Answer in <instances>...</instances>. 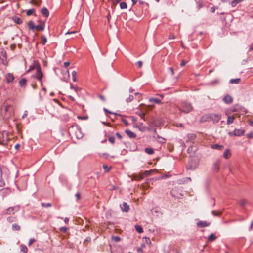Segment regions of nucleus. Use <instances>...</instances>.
Here are the masks:
<instances>
[{"label":"nucleus","instance_id":"1","mask_svg":"<svg viewBox=\"0 0 253 253\" xmlns=\"http://www.w3.org/2000/svg\"><path fill=\"white\" fill-rule=\"evenodd\" d=\"M32 77L34 78L37 79L40 82L42 86L43 85L42 79L43 77V74L42 72L40 65H37L36 73L34 74H33Z\"/></svg>","mask_w":253,"mask_h":253},{"label":"nucleus","instance_id":"2","mask_svg":"<svg viewBox=\"0 0 253 253\" xmlns=\"http://www.w3.org/2000/svg\"><path fill=\"white\" fill-rule=\"evenodd\" d=\"M20 207L18 205L10 207L3 211L2 214L3 215H12L18 211Z\"/></svg>","mask_w":253,"mask_h":253},{"label":"nucleus","instance_id":"3","mask_svg":"<svg viewBox=\"0 0 253 253\" xmlns=\"http://www.w3.org/2000/svg\"><path fill=\"white\" fill-rule=\"evenodd\" d=\"M192 109V106L190 103L184 102L182 103L179 110L185 113H188L191 111Z\"/></svg>","mask_w":253,"mask_h":253},{"label":"nucleus","instance_id":"4","mask_svg":"<svg viewBox=\"0 0 253 253\" xmlns=\"http://www.w3.org/2000/svg\"><path fill=\"white\" fill-rule=\"evenodd\" d=\"M211 121H212L213 123H218L221 119V115L219 114L210 113Z\"/></svg>","mask_w":253,"mask_h":253},{"label":"nucleus","instance_id":"5","mask_svg":"<svg viewBox=\"0 0 253 253\" xmlns=\"http://www.w3.org/2000/svg\"><path fill=\"white\" fill-rule=\"evenodd\" d=\"M244 133V130L241 129H235L233 132H229V135L230 136H240Z\"/></svg>","mask_w":253,"mask_h":253},{"label":"nucleus","instance_id":"6","mask_svg":"<svg viewBox=\"0 0 253 253\" xmlns=\"http://www.w3.org/2000/svg\"><path fill=\"white\" fill-rule=\"evenodd\" d=\"M120 206L123 212H128L130 210L129 205L125 202H124Z\"/></svg>","mask_w":253,"mask_h":253},{"label":"nucleus","instance_id":"7","mask_svg":"<svg viewBox=\"0 0 253 253\" xmlns=\"http://www.w3.org/2000/svg\"><path fill=\"white\" fill-rule=\"evenodd\" d=\"M211 224L210 222L206 221H199L197 222L196 225L198 228H203L209 226Z\"/></svg>","mask_w":253,"mask_h":253},{"label":"nucleus","instance_id":"8","mask_svg":"<svg viewBox=\"0 0 253 253\" xmlns=\"http://www.w3.org/2000/svg\"><path fill=\"white\" fill-rule=\"evenodd\" d=\"M211 116L210 113L206 114L203 116H202L200 119V122L202 123L206 122H210L211 121Z\"/></svg>","mask_w":253,"mask_h":253},{"label":"nucleus","instance_id":"9","mask_svg":"<svg viewBox=\"0 0 253 253\" xmlns=\"http://www.w3.org/2000/svg\"><path fill=\"white\" fill-rule=\"evenodd\" d=\"M135 126L141 131H145L147 130H149V128L147 126H143L142 123H137Z\"/></svg>","mask_w":253,"mask_h":253},{"label":"nucleus","instance_id":"10","mask_svg":"<svg viewBox=\"0 0 253 253\" xmlns=\"http://www.w3.org/2000/svg\"><path fill=\"white\" fill-rule=\"evenodd\" d=\"M167 253H181L180 249L176 246H172Z\"/></svg>","mask_w":253,"mask_h":253},{"label":"nucleus","instance_id":"11","mask_svg":"<svg viewBox=\"0 0 253 253\" xmlns=\"http://www.w3.org/2000/svg\"><path fill=\"white\" fill-rule=\"evenodd\" d=\"M223 100L227 104H230L233 101V98L232 97L229 95H226L224 96V97L223 99Z\"/></svg>","mask_w":253,"mask_h":253},{"label":"nucleus","instance_id":"12","mask_svg":"<svg viewBox=\"0 0 253 253\" xmlns=\"http://www.w3.org/2000/svg\"><path fill=\"white\" fill-rule=\"evenodd\" d=\"M153 170H145L140 176V178L142 179L144 177L148 176L151 175L153 172Z\"/></svg>","mask_w":253,"mask_h":253},{"label":"nucleus","instance_id":"13","mask_svg":"<svg viewBox=\"0 0 253 253\" xmlns=\"http://www.w3.org/2000/svg\"><path fill=\"white\" fill-rule=\"evenodd\" d=\"M4 134H5V136L3 137V139L1 140V144L2 145L6 144L8 143V141H9V138L8 137V134H7V133L6 132H4L2 134V135H4Z\"/></svg>","mask_w":253,"mask_h":253},{"label":"nucleus","instance_id":"14","mask_svg":"<svg viewBox=\"0 0 253 253\" xmlns=\"http://www.w3.org/2000/svg\"><path fill=\"white\" fill-rule=\"evenodd\" d=\"M125 133L127 135V136L131 138H135L136 137V135L135 133L130 131V130L126 129L125 130Z\"/></svg>","mask_w":253,"mask_h":253},{"label":"nucleus","instance_id":"15","mask_svg":"<svg viewBox=\"0 0 253 253\" xmlns=\"http://www.w3.org/2000/svg\"><path fill=\"white\" fill-rule=\"evenodd\" d=\"M41 13L42 15L46 17L47 18L49 16V12L47 8L44 7L41 10Z\"/></svg>","mask_w":253,"mask_h":253},{"label":"nucleus","instance_id":"16","mask_svg":"<svg viewBox=\"0 0 253 253\" xmlns=\"http://www.w3.org/2000/svg\"><path fill=\"white\" fill-rule=\"evenodd\" d=\"M6 81L7 83H10L12 82L14 79V77L12 74L11 73H8L6 74Z\"/></svg>","mask_w":253,"mask_h":253},{"label":"nucleus","instance_id":"17","mask_svg":"<svg viewBox=\"0 0 253 253\" xmlns=\"http://www.w3.org/2000/svg\"><path fill=\"white\" fill-rule=\"evenodd\" d=\"M231 153L229 149H226L223 153V157L228 159L231 157Z\"/></svg>","mask_w":253,"mask_h":253},{"label":"nucleus","instance_id":"18","mask_svg":"<svg viewBox=\"0 0 253 253\" xmlns=\"http://www.w3.org/2000/svg\"><path fill=\"white\" fill-rule=\"evenodd\" d=\"M11 229L13 231H18L21 229V226L18 223H13L12 225Z\"/></svg>","mask_w":253,"mask_h":253},{"label":"nucleus","instance_id":"19","mask_svg":"<svg viewBox=\"0 0 253 253\" xmlns=\"http://www.w3.org/2000/svg\"><path fill=\"white\" fill-rule=\"evenodd\" d=\"M12 19L14 21V22H15L17 24H21L23 22V21L20 18L17 17L16 16H13Z\"/></svg>","mask_w":253,"mask_h":253},{"label":"nucleus","instance_id":"20","mask_svg":"<svg viewBox=\"0 0 253 253\" xmlns=\"http://www.w3.org/2000/svg\"><path fill=\"white\" fill-rule=\"evenodd\" d=\"M187 137V139L186 140V142L194 140L196 137V135L194 133L188 134Z\"/></svg>","mask_w":253,"mask_h":253},{"label":"nucleus","instance_id":"21","mask_svg":"<svg viewBox=\"0 0 253 253\" xmlns=\"http://www.w3.org/2000/svg\"><path fill=\"white\" fill-rule=\"evenodd\" d=\"M27 80L25 78H22L19 81V85L21 87H25L26 85Z\"/></svg>","mask_w":253,"mask_h":253},{"label":"nucleus","instance_id":"22","mask_svg":"<svg viewBox=\"0 0 253 253\" xmlns=\"http://www.w3.org/2000/svg\"><path fill=\"white\" fill-rule=\"evenodd\" d=\"M150 102H153L156 104L161 103V100L157 98H150L149 100Z\"/></svg>","mask_w":253,"mask_h":253},{"label":"nucleus","instance_id":"23","mask_svg":"<svg viewBox=\"0 0 253 253\" xmlns=\"http://www.w3.org/2000/svg\"><path fill=\"white\" fill-rule=\"evenodd\" d=\"M17 217L16 216H10L7 218V221L9 223H13L16 221Z\"/></svg>","mask_w":253,"mask_h":253},{"label":"nucleus","instance_id":"24","mask_svg":"<svg viewBox=\"0 0 253 253\" xmlns=\"http://www.w3.org/2000/svg\"><path fill=\"white\" fill-rule=\"evenodd\" d=\"M244 0H233L231 2V5L232 7H235L237 4L244 1Z\"/></svg>","mask_w":253,"mask_h":253},{"label":"nucleus","instance_id":"25","mask_svg":"<svg viewBox=\"0 0 253 253\" xmlns=\"http://www.w3.org/2000/svg\"><path fill=\"white\" fill-rule=\"evenodd\" d=\"M211 147L212 149H218V150H222L224 148L223 146L217 144L212 145L211 146Z\"/></svg>","mask_w":253,"mask_h":253},{"label":"nucleus","instance_id":"26","mask_svg":"<svg viewBox=\"0 0 253 253\" xmlns=\"http://www.w3.org/2000/svg\"><path fill=\"white\" fill-rule=\"evenodd\" d=\"M35 29H37L38 31H43L44 29V24H39L36 26Z\"/></svg>","mask_w":253,"mask_h":253},{"label":"nucleus","instance_id":"27","mask_svg":"<svg viewBox=\"0 0 253 253\" xmlns=\"http://www.w3.org/2000/svg\"><path fill=\"white\" fill-rule=\"evenodd\" d=\"M28 26L29 28L31 30H33L35 29L36 26L35 25L34 22L32 21H29V22L28 23Z\"/></svg>","mask_w":253,"mask_h":253},{"label":"nucleus","instance_id":"28","mask_svg":"<svg viewBox=\"0 0 253 253\" xmlns=\"http://www.w3.org/2000/svg\"><path fill=\"white\" fill-rule=\"evenodd\" d=\"M241 82V79L240 78H237V79H232L230 80L229 82L231 84H238Z\"/></svg>","mask_w":253,"mask_h":253},{"label":"nucleus","instance_id":"29","mask_svg":"<svg viewBox=\"0 0 253 253\" xmlns=\"http://www.w3.org/2000/svg\"><path fill=\"white\" fill-rule=\"evenodd\" d=\"M214 169L217 172L219 169V162L218 161H216L213 164Z\"/></svg>","mask_w":253,"mask_h":253},{"label":"nucleus","instance_id":"30","mask_svg":"<svg viewBox=\"0 0 253 253\" xmlns=\"http://www.w3.org/2000/svg\"><path fill=\"white\" fill-rule=\"evenodd\" d=\"M20 251L23 253H27L28 251V248L26 246L21 244L20 245Z\"/></svg>","mask_w":253,"mask_h":253},{"label":"nucleus","instance_id":"31","mask_svg":"<svg viewBox=\"0 0 253 253\" xmlns=\"http://www.w3.org/2000/svg\"><path fill=\"white\" fill-rule=\"evenodd\" d=\"M235 118L233 116H229L228 117L227 120V124L230 125L234 122Z\"/></svg>","mask_w":253,"mask_h":253},{"label":"nucleus","instance_id":"32","mask_svg":"<svg viewBox=\"0 0 253 253\" xmlns=\"http://www.w3.org/2000/svg\"><path fill=\"white\" fill-rule=\"evenodd\" d=\"M145 152L149 155H152L154 153V150L152 148L149 147L145 148Z\"/></svg>","mask_w":253,"mask_h":253},{"label":"nucleus","instance_id":"33","mask_svg":"<svg viewBox=\"0 0 253 253\" xmlns=\"http://www.w3.org/2000/svg\"><path fill=\"white\" fill-rule=\"evenodd\" d=\"M135 228L136 230L137 231V232L139 233H141L143 231V228L141 226L136 225L135 226Z\"/></svg>","mask_w":253,"mask_h":253},{"label":"nucleus","instance_id":"34","mask_svg":"<svg viewBox=\"0 0 253 253\" xmlns=\"http://www.w3.org/2000/svg\"><path fill=\"white\" fill-rule=\"evenodd\" d=\"M108 141L111 144H114L115 142V138L114 136L111 135L108 137Z\"/></svg>","mask_w":253,"mask_h":253},{"label":"nucleus","instance_id":"35","mask_svg":"<svg viewBox=\"0 0 253 253\" xmlns=\"http://www.w3.org/2000/svg\"><path fill=\"white\" fill-rule=\"evenodd\" d=\"M72 80L74 82L77 81V73L75 71H74L72 73Z\"/></svg>","mask_w":253,"mask_h":253},{"label":"nucleus","instance_id":"36","mask_svg":"<svg viewBox=\"0 0 253 253\" xmlns=\"http://www.w3.org/2000/svg\"><path fill=\"white\" fill-rule=\"evenodd\" d=\"M37 65H35V64L31 65L30 66L29 68L27 71V73H28L32 70H34V69L36 70Z\"/></svg>","mask_w":253,"mask_h":253},{"label":"nucleus","instance_id":"37","mask_svg":"<svg viewBox=\"0 0 253 253\" xmlns=\"http://www.w3.org/2000/svg\"><path fill=\"white\" fill-rule=\"evenodd\" d=\"M41 39L42 40V44L43 45H45L46 43L47 42V38L44 35H42L41 36Z\"/></svg>","mask_w":253,"mask_h":253},{"label":"nucleus","instance_id":"38","mask_svg":"<svg viewBox=\"0 0 253 253\" xmlns=\"http://www.w3.org/2000/svg\"><path fill=\"white\" fill-rule=\"evenodd\" d=\"M5 185L4 180L1 177V171H0V187L4 186Z\"/></svg>","mask_w":253,"mask_h":253},{"label":"nucleus","instance_id":"39","mask_svg":"<svg viewBox=\"0 0 253 253\" xmlns=\"http://www.w3.org/2000/svg\"><path fill=\"white\" fill-rule=\"evenodd\" d=\"M120 6L121 9H126L127 8V4L125 2L120 3Z\"/></svg>","mask_w":253,"mask_h":253},{"label":"nucleus","instance_id":"40","mask_svg":"<svg viewBox=\"0 0 253 253\" xmlns=\"http://www.w3.org/2000/svg\"><path fill=\"white\" fill-rule=\"evenodd\" d=\"M34 9H29L27 11H26V15L27 16H30L31 15L33 14V13H34Z\"/></svg>","mask_w":253,"mask_h":253},{"label":"nucleus","instance_id":"41","mask_svg":"<svg viewBox=\"0 0 253 253\" xmlns=\"http://www.w3.org/2000/svg\"><path fill=\"white\" fill-rule=\"evenodd\" d=\"M70 88L74 90L76 92H78V91L80 90V89L78 86H74L72 84H70Z\"/></svg>","mask_w":253,"mask_h":253},{"label":"nucleus","instance_id":"42","mask_svg":"<svg viewBox=\"0 0 253 253\" xmlns=\"http://www.w3.org/2000/svg\"><path fill=\"white\" fill-rule=\"evenodd\" d=\"M41 205L43 207H50L52 206V204L50 203H42Z\"/></svg>","mask_w":253,"mask_h":253},{"label":"nucleus","instance_id":"43","mask_svg":"<svg viewBox=\"0 0 253 253\" xmlns=\"http://www.w3.org/2000/svg\"><path fill=\"white\" fill-rule=\"evenodd\" d=\"M133 99V96L132 95H130L128 98L126 99L127 102H130Z\"/></svg>","mask_w":253,"mask_h":253},{"label":"nucleus","instance_id":"44","mask_svg":"<svg viewBox=\"0 0 253 253\" xmlns=\"http://www.w3.org/2000/svg\"><path fill=\"white\" fill-rule=\"evenodd\" d=\"M103 168L105 172H109L110 171V168H109L107 165H104L103 166Z\"/></svg>","mask_w":253,"mask_h":253},{"label":"nucleus","instance_id":"45","mask_svg":"<svg viewBox=\"0 0 253 253\" xmlns=\"http://www.w3.org/2000/svg\"><path fill=\"white\" fill-rule=\"evenodd\" d=\"M246 204V201L245 199H242L240 201V204L242 206H244Z\"/></svg>","mask_w":253,"mask_h":253},{"label":"nucleus","instance_id":"46","mask_svg":"<svg viewBox=\"0 0 253 253\" xmlns=\"http://www.w3.org/2000/svg\"><path fill=\"white\" fill-rule=\"evenodd\" d=\"M136 251L138 253H144L143 251V249H142V248L140 247H137Z\"/></svg>","mask_w":253,"mask_h":253},{"label":"nucleus","instance_id":"47","mask_svg":"<svg viewBox=\"0 0 253 253\" xmlns=\"http://www.w3.org/2000/svg\"><path fill=\"white\" fill-rule=\"evenodd\" d=\"M138 68H141L143 65V62L141 61H139L136 63Z\"/></svg>","mask_w":253,"mask_h":253},{"label":"nucleus","instance_id":"48","mask_svg":"<svg viewBox=\"0 0 253 253\" xmlns=\"http://www.w3.org/2000/svg\"><path fill=\"white\" fill-rule=\"evenodd\" d=\"M68 228L66 227H62L60 228V230L63 232H66L67 231Z\"/></svg>","mask_w":253,"mask_h":253},{"label":"nucleus","instance_id":"49","mask_svg":"<svg viewBox=\"0 0 253 253\" xmlns=\"http://www.w3.org/2000/svg\"><path fill=\"white\" fill-rule=\"evenodd\" d=\"M28 115V112L27 111H25L24 114H23L22 116V119H24L25 118H26Z\"/></svg>","mask_w":253,"mask_h":253},{"label":"nucleus","instance_id":"50","mask_svg":"<svg viewBox=\"0 0 253 253\" xmlns=\"http://www.w3.org/2000/svg\"><path fill=\"white\" fill-rule=\"evenodd\" d=\"M78 118L81 120H86L88 118L87 116H78Z\"/></svg>","mask_w":253,"mask_h":253},{"label":"nucleus","instance_id":"51","mask_svg":"<svg viewBox=\"0 0 253 253\" xmlns=\"http://www.w3.org/2000/svg\"><path fill=\"white\" fill-rule=\"evenodd\" d=\"M212 214L214 215V216H218L219 215V213H218L217 212V211H212Z\"/></svg>","mask_w":253,"mask_h":253},{"label":"nucleus","instance_id":"52","mask_svg":"<svg viewBox=\"0 0 253 253\" xmlns=\"http://www.w3.org/2000/svg\"><path fill=\"white\" fill-rule=\"evenodd\" d=\"M145 242L148 244V245H150L151 242V241H150V238H145Z\"/></svg>","mask_w":253,"mask_h":253},{"label":"nucleus","instance_id":"53","mask_svg":"<svg viewBox=\"0 0 253 253\" xmlns=\"http://www.w3.org/2000/svg\"><path fill=\"white\" fill-rule=\"evenodd\" d=\"M116 135L120 140L122 139V136L119 132H117Z\"/></svg>","mask_w":253,"mask_h":253},{"label":"nucleus","instance_id":"54","mask_svg":"<svg viewBox=\"0 0 253 253\" xmlns=\"http://www.w3.org/2000/svg\"><path fill=\"white\" fill-rule=\"evenodd\" d=\"M75 197H76L77 200H79L80 199V197H81L80 194L79 193H77L75 194Z\"/></svg>","mask_w":253,"mask_h":253},{"label":"nucleus","instance_id":"55","mask_svg":"<svg viewBox=\"0 0 253 253\" xmlns=\"http://www.w3.org/2000/svg\"><path fill=\"white\" fill-rule=\"evenodd\" d=\"M246 136L249 138H252L253 137V135L252 133H250L246 134Z\"/></svg>","mask_w":253,"mask_h":253},{"label":"nucleus","instance_id":"56","mask_svg":"<svg viewBox=\"0 0 253 253\" xmlns=\"http://www.w3.org/2000/svg\"><path fill=\"white\" fill-rule=\"evenodd\" d=\"M186 63H187V61H185V60H183V61L181 62V63H180V66H181V67H183V66H184L186 65Z\"/></svg>","mask_w":253,"mask_h":253},{"label":"nucleus","instance_id":"57","mask_svg":"<svg viewBox=\"0 0 253 253\" xmlns=\"http://www.w3.org/2000/svg\"><path fill=\"white\" fill-rule=\"evenodd\" d=\"M99 98L102 100L103 101H105V97L103 96V95H99L98 96Z\"/></svg>","mask_w":253,"mask_h":253},{"label":"nucleus","instance_id":"58","mask_svg":"<svg viewBox=\"0 0 253 253\" xmlns=\"http://www.w3.org/2000/svg\"><path fill=\"white\" fill-rule=\"evenodd\" d=\"M122 122L126 126H127L128 125V123L127 122V121L126 119H122Z\"/></svg>","mask_w":253,"mask_h":253},{"label":"nucleus","instance_id":"59","mask_svg":"<svg viewBox=\"0 0 253 253\" xmlns=\"http://www.w3.org/2000/svg\"><path fill=\"white\" fill-rule=\"evenodd\" d=\"M198 8L200 9L201 8H202L203 6V3L201 2V1H199L198 3Z\"/></svg>","mask_w":253,"mask_h":253},{"label":"nucleus","instance_id":"60","mask_svg":"<svg viewBox=\"0 0 253 253\" xmlns=\"http://www.w3.org/2000/svg\"><path fill=\"white\" fill-rule=\"evenodd\" d=\"M35 241V240L34 238H31L29 242V245H31L33 242Z\"/></svg>","mask_w":253,"mask_h":253},{"label":"nucleus","instance_id":"61","mask_svg":"<svg viewBox=\"0 0 253 253\" xmlns=\"http://www.w3.org/2000/svg\"><path fill=\"white\" fill-rule=\"evenodd\" d=\"M140 116L141 117V118L143 119L144 120H145V118H144V117H145V113L144 112H142L140 114Z\"/></svg>","mask_w":253,"mask_h":253},{"label":"nucleus","instance_id":"62","mask_svg":"<svg viewBox=\"0 0 253 253\" xmlns=\"http://www.w3.org/2000/svg\"><path fill=\"white\" fill-rule=\"evenodd\" d=\"M216 233H212V234H211L210 235H209L208 237H216Z\"/></svg>","mask_w":253,"mask_h":253},{"label":"nucleus","instance_id":"63","mask_svg":"<svg viewBox=\"0 0 253 253\" xmlns=\"http://www.w3.org/2000/svg\"><path fill=\"white\" fill-rule=\"evenodd\" d=\"M70 63L69 62H68V61L65 62L64 63V66L65 67H67L68 66H69L70 65Z\"/></svg>","mask_w":253,"mask_h":253},{"label":"nucleus","instance_id":"64","mask_svg":"<svg viewBox=\"0 0 253 253\" xmlns=\"http://www.w3.org/2000/svg\"><path fill=\"white\" fill-rule=\"evenodd\" d=\"M169 70H170V72H171V74H172V75H174V69H173V68H172V67H170V68H169Z\"/></svg>","mask_w":253,"mask_h":253}]
</instances>
